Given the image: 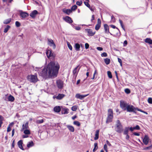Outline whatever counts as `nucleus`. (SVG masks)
<instances>
[{
    "mask_svg": "<svg viewBox=\"0 0 152 152\" xmlns=\"http://www.w3.org/2000/svg\"><path fill=\"white\" fill-rule=\"evenodd\" d=\"M148 102L151 104L152 103V98L151 97H149L148 99Z\"/></svg>",
    "mask_w": 152,
    "mask_h": 152,
    "instance_id": "obj_47",
    "label": "nucleus"
},
{
    "mask_svg": "<svg viewBox=\"0 0 152 152\" xmlns=\"http://www.w3.org/2000/svg\"><path fill=\"white\" fill-rule=\"evenodd\" d=\"M65 96V95L63 94H59L57 96H55V98L60 100L62 99ZM53 98H55V96H53Z\"/></svg>",
    "mask_w": 152,
    "mask_h": 152,
    "instance_id": "obj_16",
    "label": "nucleus"
},
{
    "mask_svg": "<svg viewBox=\"0 0 152 152\" xmlns=\"http://www.w3.org/2000/svg\"><path fill=\"white\" fill-rule=\"evenodd\" d=\"M3 120V117L1 115H0V127L2 124V121Z\"/></svg>",
    "mask_w": 152,
    "mask_h": 152,
    "instance_id": "obj_40",
    "label": "nucleus"
},
{
    "mask_svg": "<svg viewBox=\"0 0 152 152\" xmlns=\"http://www.w3.org/2000/svg\"><path fill=\"white\" fill-rule=\"evenodd\" d=\"M46 54L48 57L49 58H53L55 56L54 54H53L50 50H47L46 52Z\"/></svg>",
    "mask_w": 152,
    "mask_h": 152,
    "instance_id": "obj_5",
    "label": "nucleus"
},
{
    "mask_svg": "<svg viewBox=\"0 0 152 152\" xmlns=\"http://www.w3.org/2000/svg\"><path fill=\"white\" fill-rule=\"evenodd\" d=\"M27 78L29 81L32 83H36L38 80L37 75L36 74H35L34 75H28L27 76Z\"/></svg>",
    "mask_w": 152,
    "mask_h": 152,
    "instance_id": "obj_2",
    "label": "nucleus"
},
{
    "mask_svg": "<svg viewBox=\"0 0 152 152\" xmlns=\"http://www.w3.org/2000/svg\"><path fill=\"white\" fill-rule=\"evenodd\" d=\"M111 20L112 22H114L115 21V18L113 16H111Z\"/></svg>",
    "mask_w": 152,
    "mask_h": 152,
    "instance_id": "obj_59",
    "label": "nucleus"
},
{
    "mask_svg": "<svg viewBox=\"0 0 152 152\" xmlns=\"http://www.w3.org/2000/svg\"><path fill=\"white\" fill-rule=\"evenodd\" d=\"M97 24L101 25V21L100 19L99 18H98L97 20Z\"/></svg>",
    "mask_w": 152,
    "mask_h": 152,
    "instance_id": "obj_60",
    "label": "nucleus"
},
{
    "mask_svg": "<svg viewBox=\"0 0 152 152\" xmlns=\"http://www.w3.org/2000/svg\"><path fill=\"white\" fill-rule=\"evenodd\" d=\"M97 49L99 51H101L102 50H103V48L102 47H98L97 48Z\"/></svg>",
    "mask_w": 152,
    "mask_h": 152,
    "instance_id": "obj_61",
    "label": "nucleus"
},
{
    "mask_svg": "<svg viewBox=\"0 0 152 152\" xmlns=\"http://www.w3.org/2000/svg\"><path fill=\"white\" fill-rule=\"evenodd\" d=\"M104 60L105 63L107 65H108L110 64V59L106 58L104 59Z\"/></svg>",
    "mask_w": 152,
    "mask_h": 152,
    "instance_id": "obj_31",
    "label": "nucleus"
},
{
    "mask_svg": "<svg viewBox=\"0 0 152 152\" xmlns=\"http://www.w3.org/2000/svg\"><path fill=\"white\" fill-rule=\"evenodd\" d=\"M82 4V2L81 1H77L76 2V4H77V5H79V6L81 5V4Z\"/></svg>",
    "mask_w": 152,
    "mask_h": 152,
    "instance_id": "obj_54",
    "label": "nucleus"
},
{
    "mask_svg": "<svg viewBox=\"0 0 152 152\" xmlns=\"http://www.w3.org/2000/svg\"><path fill=\"white\" fill-rule=\"evenodd\" d=\"M128 104H127L126 102H125L121 101L120 103V106L124 110H126V109Z\"/></svg>",
    "mask_w": 152,
    "mask_h": 152,
    "instance_id": "obj_4",
    "label": "nucleus"
},
{
    "mask_svg": "<svg viewBox=\"0 0 152 152\" xmlns=\"http://www.w3.org/2000/svg\"><path fill=\"white\" fill-rule=\"evenodd\" d=\"M101 26V25L97 24L95 27V29L96 30H98Z\"/></svg>",
    "mask_w": 152,
    "mask_h": 152,
    "instance_id": "obj_35",
    "label": "nucleus"
},
{
    "mask_svg": "<svg viewBox=\"0 0 152 152\" xmlns=\"http://www.w3.org/2000/svg\"><path fill=\"white\" fill-rule=\"evenodd\" d=\"M116 131L118 132L121 133L122 131V126H117V129Z\"/></svg>",
    "mask_w": 152,
    "mask_h": 152,
    "instance_id": "obj_22",
    "label": "nucleus"
},
{
    "mask_svg": "<svg viewBox=\"0 0 152 152\" xmlns=\"http://www.w3.org/2000/svg\"><path fill=\"white\" fill-rule=\"evenodd\" d=\"M108 115L107 116H113V111L112 109H110L108 111Z\"/></svg>",
    "mask_w": 152,
    "mask_h": 152,
    "instance_id": "obj_28",
    "label": "nucleus"
},
{
    "mask_svg": "<svg viewBox=\"0 0 152 152\" xmlns=\"http://www.w3.org/2000/svg\"><path fill=\"white\" fill-rule=\"evenodd\" d=\"M28 128V122H27L25 124H23L22 125V129H27Z\"/></svg>",
    "mask_w": 152,
    "mask_h": 152,
    "instance_id": "obj_20",
    "label": "nucleus"
},
{
    "mask_svg": "<svg viewBox=\"0 0 152 152\" xmlns=\"http://www.w3.org/2000/svg\"><path fill=\"white\" fill-rule=\"evenodd\" d=\"M44 121L43 119H41L40 120H38L37 121L36 123L38 124H41L43 123Z\"/></svg>",
    "mask_w": 152,
    "mask_h": 152,
    "instance_id": "obj_43",
    "label": "nucleus"
},
{
    "mask_svg": "<svg viewBox=\"0 0 152 152\" xmlns=\"http://www.w3.org/2000/svg\"><path fill=\"white\" fill-rule=\"evenodd\" d=\"M104 148L106 152H108V151L107 149V144H105L104 145Z\"/></svg>",
    "mask_w": 152,
    "mask_h": 152,
    "instance_id": "obj_49",
    "label": "nucleus"
},
{
    "mask_svg": "<svg viewBox=\"0 0 152 152\" xmlns=\"http://www.w3.org/2000/svg\"><path fill=\"white\" fill-rule=\"evenodd\" d=\"M126 110L128 112H133L135 113H136V112L135 111V108L131 105L129 104L128 105Z\"/></svg>",
    "mask_w": 152,
    "mask_h": 152,
    "instance_id": "obj_3",
    "label": "nucleus"
},
{
    "mask_svg": "<svg viewBox=\"0 0 152 152\" xmlns=\"http://www.w3.org/2000/svg\"><path fill=\"white\" fill-rule=\"evenodd\" d=\"M63 12L67 15H69L72 12V11L70 9H62Z\"/></svg>",
    "mask_w": 152,
    "mask_h": 152,
    "instance_id": "obj_14",
    "label": "nucleus"
},
{
    "mask_svg": "<svg viewBox=\"0 0 152 152\" xmlns=\"http://www.w3.org/2000/svg\"><path fill=\"white\" fill-rule=\"evenodd\" d=\"M125 92L127 94H129L130 92V90L128 88H126L125 90Z\"/></svg>",
    "mask_w": 152,
    "mask_h": 152,
    "instance_id": "obj_50",
    "label": "nucleus"
},
{
    "mask_svg": "<svg viewBox=\"0 0 152 152\" xmlns=\"http://www.w3.org/2000/svg\"><path fill=\"white\" fill-rule=\"evenodd\" d=\"M113 118V116H107L106 121V123H109L112 122Z\"/></svg>",
    "mask_w": 152,
    "mask_h": 152,
    "instance_id": "obj_19",
    "label": "nucleus"
},
{
    "mask_svg": "<svg viewBox=\"0 0 152 152\" xmlns=\"http://www.w3.org/2000/svg\"><path fill=\"white\" fill-rule=\"evenodd\" d=\"M106 143H107V144L109 145V146H111V144L110 143V142H109V141L107 140H106Z\"/></svg>",
    "mask_w": 152,
    "mask_h": 152,
    "instance_id": "obj_64",
    "label": "nucleus"
},
{
    "mask_svg": "<svg viewBox=\"0 0 152 152\" xmlns=\"http://www.w3.org/2000/svg\"><path fill=\"white\" fill-rule=\"evenodd\" d=\"M9 28H10V26L8 25L7 26V28H6L4 29V33H6L7 31L8 30Z\"/></svg>",
    "mask_w": 152,
    "mask_h": 152,
    "instance_id": "obj_46",
    "label": "nucleus"
},
{
    "mask_svg": "<svg viewBox=\"0 0 152 152\" xmlns=\"http://www.w3.org/2000/svg\"><path fill=\"white\" fill-rule=\"evenodd\" d=\"M63 19L65 21L69 23H71L73 22L71 18L68 16H66Z\"/></svg>",
    "mask_w": 152,
    "mask_h": 152,
    "instance_id": "obj_13",
    "label": "nucleus"
},
{
    "mask_svg": "<svg viewBox=\"0 0 152 152\" xmlns=\"http://www.w3.org/2000/svg\"><path fill=\"white\" fill-rule=\"evenodd\" d=\"M133 134L135 136H139L140 134L139 133L136 132H134Z\"/></svg>",
    "mask_w": 152,
    "mask_h": 152,
    "instance_id": "obj_63",
    "label": "nucleus"
},
{
    "mask_svg": "<svg viewBox=\"0 0 152 152\" xmlns=\"http://www.w3.org/2000/svg\"><path fill=\"white\" fill-rule=\"evenodd\" d=\"M25 134H30V131L27 129H25L23 132Z\"/></svg>",
    "mask_w": 152,
    "mask_h": 152,
    "instance_id": "obj_32",
    "label": "nucleus"
},
{
    "mask_svg": "<svg viewBox=\"0 0 152 152\" xmlns=\"http://www.w3.org/2000/svg\"><path fill=\"white\" fill-rule=\"evenodd\" d=\"M121 126V123L120 122L119 120H117L116 126Z\"/></svg>",
    "mask_w": 152,
    "mask_h": 152,
    "instance_id": "obj_53",
    "label": "nucleus"
},
{
    "mask_svg": "<svg viewBox=\"0 0 152 152\" xmlns=\"http://www.w3.org/2000/svg\"><path fill=\"white\" fill-rule=\"evenodd\" d=\"M129 129H130V130L131 132H132V131H133L134 130H135V129H134V127H130V128H129Z\"/></svg>",
    "mask_w": 152,
    "mask_h": 152,
    "instance_id": "obj_62",
    "label": "nucleus"
},
{
    "mask_svg": "<svg viewBox=\"0 0 152 152\" xmlns=\"http://www.w3.org/2000/svg\"><path fill=\"white\" fill-rule=\"evenodd\" d=\"M99 130H97L96 131V133L95 134V137L94 138V139L95 140H97L99 138Z\"/></svg>",
    "mask_w": 152,
    "mask_h": 152,
    "instance_id": "obj_25",
    "label": "nucleus"
},
{
    "mask_svg": "<svg viewBox=\"0 0 152 152\" xmlns=\"http://www.w3.org/2000/svg\"><path fill=\"white\" fill-rule=\"evenodd\" d=\"M94 147L93 149V151L95 152L96 149L98 148L97 144L96 143H95L94 144Z\"/></svg>",
    "mask_w": 152,
    "mask_h": 152,
    "instance_id": "obj_33",
    "label": "nucleus"
},
{
    "mask_svg": "<svg viewBox=\"0 0 152 152\" xmlns=\"http://www.w3.org/2000/svg\"><path fill=\"white\" fill-rule=\"evenodd\" d=\"M69 109L68 108H63L62 109L61 113L62 114H67L69 113Z\"/></svg>",
    "mask_w": 152,
    "mask_h": 152,
    "instance_id": "obj_21",
    "label": "nucleus"
},
{
    "mask_svg": "<svg viewBox=\"0 0 152 152\" xmlns=\"http://www.w3.org/2000/svg\"><path fill=\"white\" fill-rule=\"evenodd\" d=\"M79 66H78L74 69L73 71V74L75 75L77 73L80 68V67H79V68L78 69V68Z\"/></svg>",
    "mask_w": 152,
    "mask_h": 152,
    "instance_id": "obj_23",
    "label": "nucleus"
},
{
    "mask_svg": "<svg viewBox=\"0 0 152 152\" xmlns=\"http://www.w3.org/2000/svg\"><path fill=\"white\" fill-rule=\"evenodd\" d=\"M104 27L105 33L108 34L109 33H110L109 26L107 24H104Z\"/></svg>",
    "mask_w": 152,
    "mask_h": 152,
    "instance_id": "obj_15",
    "label": "nucleus"
},
{
    "mask_svg": "<svg viewBox=\"0 0 152 152\" xmlns=\"http://www.w3.org/2000/svg\"><path fill=\"white\" fill-rule=\"evenodd\" d=\"M75 48L76 50L79 51L80 50V45L78 43L75 44Z\"/></svg>",
    "mask_w": 152,
    "mask_h": 152,
    "instance_id": "obj_26",
    "label": "nucleus"
},
{
    "mask_svg": "<svg viewBox=\"0 0 152 152\" xmlns=\"http://www.w3.org/2000/svg\"><path fill=\"white\" fill-rule=\"evenodd\" d=\"M129 130V128L126 127L124 129V134L127 135L128 134V132Z\"/></svg>",
    "mask_w": 152,
    "mask_h": 152,
    "instance_id": "obj_30",
    "label": "nucleus"
},
{
    "mask_svg": "<svg viewBox=\"0 0 152 152\" xmlns=\"http://www.w3.org/2000/svg\"><path fill=\"white\" fill-rule=\"evenodd\" d=\"M48 44L50 46L53 47L54 49L56 48V45L52 39H48Z\"/></svg>",
    "mask_w": 152,
    "mask_h": 152,
    "instance_id": "obj_7",
    "label": "nucleus"
},
{
    "mask_svg": "<svg viewBox=\"0 0 152 152\" xmlns=\"http://www.w3.org/2000/svg\"><path fill=\"white\" fill-rule=\"evenodd\" d=\"M56 83L58 88H62L63 87V82L60 80H58L56 81Z\"/></svg>",
    "mask_w": 152,
    "mask_h": 152,
    "instance_id": "obj_9",
    "label": "nucleus"
},
{
    "mask_svg": "<svg viewBox=\"0 0 152 152\" xmlns=\"http://www.w3.org/2000/svg\"><path fill=\"white\" fill-rule=\"evenodd\" d=\"M107 73L109 77L110 78H112V75L111 72H110V71H107Z\"/></svg>",
    "mask_w": 152,
    "mask_h": 152,
    "instance_id": "obj_39",
    "label": "nucleus"
},
{
    "mask_svg": "<svg viewBox=\"0 0 152 152\" xmlns=\"http://www.w3.org/2000/svg\"><path fill=\"white\" fill-rule=\"evenodd\" d=\"M74 28L77 30H79L81 28L79 26L75 27Z\"/></svg>",
    "mask_w": 152,
    "mask_h": 152,
    "instance_id": "obj_58",
    "label": "nucleus"
},
{
    "mask_svg": "<svg viewBox=\"0 0 152 152\" xmlns=\"http://www.w3.org/2000/svg\"><path fill=\"white\" fill-rule=\"evenodd\" d=\"M66 126L69 130L71 132H73L74 131L75 129L73 126L69 125H67Z\"/></svg>",
    "mask_w": 152,
    "mask_h": 152,
    "instance_id": "obj_24",
    "label": "nucleus"
},
{
    "mask_svg": "<svg viewBox=\"0 0 152 152\" xmlns=\"http://www.w3.org/2000/svg\"><path fill=\"white\" fill-rule=\"evenodd\" d=\"M135 130H139L140 129V126L138 125H136L135 127H134Z\"/></svg>",
    "mask_w": 152,
    "mask_h": 152,
    "instance_id": "obj_56",
    "label": "nucleus"
},
{
    "mask_svg": "<svg viewBox=\"0 0 152 152\" xmlns=\"http://www.w3.org/2000/svg\"><path fill=\"white\" fill-rule=\"evenodd\" d=\"M101 56L102 57H106L107 56V54L106 53L104 52L101 54Z\"/></svg>",
    "mask_w": 152,
    "mask_h": 152,
    "instance_id": "obj_51",
    "label": "nucleus"
},
{
    "mask_svg": "<svg viewBox=\"0 0 152 152\" xmlns=\"http://www.w3.org/2000/svg\"><path fill=\"white\" fill-rule=\"evenodd\" d=\"M59 65L57 62L51 61L49 63L45 68L41 69L39 68L36 67L35 71L42 70L41 72H39V75L46 77L48 76L50 77H55L57 76L59 69Z\"/></svg>",
    "mask_w": 152,
    "mask_h": 152,
    "instance_id": "obj_1",
    "label": "nucleus"
},
{
    "mask_svg": "<svg viewBox=\"0 0 152 152\" xmlns=\"http://www.w3.org/2000/svg\"><path fill=\"white\" fill-rule=\"evenodd\" d=\"M118 62L120 63L121 66H122V61H121V59L120 58H118Z\"/></svg>",
    "mask_w": 152,
    "mask_h": 152,
    "instance_id": "obj_55",
    "label": "nucleus"
},
{
    "mask_svg": "<svg viewBox=\"0 0 152 152\" xmlns=\"http://www.w3.org/2000/svg\"><path fill=\"white\" fill-rule=\"evenodd\" d=\"M34 145V143L33 141H31L28 142L27 144V146L28 148H29L33 146Z\"/></svg>",
    "mask_w": 152,
    "mask_h": 152,
    "instance_id": "obj_29",
    "label": "nucleus"
},
{
    "mask_svg": "<svg viewBox=\"0 0 152 152\" xmlns=\"http://www.w3.org/2000/svg\"><path fill=\"white\" fill-rule=\"evenodd\" d=\"M146 43H148L149 44H152V40L150 38H147L145 41Z\"/></svg>",
    "mask_w": 152,
    "mask_h": 152,
    "instance_id": "obj_27",
    "label": "nucleus"
},
{
    "mask_svg": "<svg viewBox=\"0 0 152 152\" xmlns=\"http://www.w3.org/2000/svg\"><path fill=\"white\" fill-rule=\"evenodd\" d=\"M88 95V94L86 95H81L80 94H77L75 95V97L77 99H78L80 100H82L86 97Z\"/></svg>",
    "mask_w": 152,
    "mask_h": 152,
    "instance_id": "obj_6",
    "label": "nucleus"
},
{
    "mask_svg": "<svg viewBox=\"0 0 152 152\" xmlns=\"http://www.w3.org/2000/svg\"><path fill=\"white\" fill-rule=\"evenodd\" d=\"M89 45L87 43H86L85 44V47L86 49H87L89 48Z\"/></svg>",
    "mask_w": 152,
    "mask_h": 152,
    "instance_id": "obj_57",
    "label": "nucleus"
},
{
    "mask_svg": "<svg viewBox=\"0 0 152 152\" xmlns=\"http://www.w3.org/2000/svg\"><path fill=\"white\" fill-rule=\"evenodd\" d=\"M14 97L10 95V101L12 102L14 101Z\"/></svg>",
    "mask_w": 152,
    "mask_h": 152,
    "instance_id": "obj_52",
    "label": "nucleus"
},
{
    "mask_svg": "<svg viewBox=\"0 0 152 152\" xmlns=\"http://www.w3.org/2000/svg\"><path fill=\"white\" fill-rule=\"evenodd\" d=\"M61 110V108L60 106H56L54 108V110L55 112L59 113Z\"/></svg>",
    "mask_w": 152,
    "mask_h": 152,
    "instance_id": "obj_18",
    "label": "nucleus"
},
{
    "mask_svg": "<svg viewBox=\"0 0 152 152\" xmlns=\"http://www.w3.org/2000/svg\"><path fill=\"white\" fill-rule=\"evenodd\" d=\"M10 23V20L9 19H7L4 21V24H7Z\"/></svg>",
    "mask_w": 152,
    "mask_h": 152,
    "instance_id": "obj_48",
    "label": "nucleus"
},
{
    "mask_svg": "<svg viewBox=\"0 0 152 152\" xmlns=\"http://www.w3.org/2000/svg\"><path fill=\"white\" fill-rule=\"evenodd\" d=\"M67 43L68 48L70 50H72V48L71 45H70V43L69 42H67Z\"/></svg>",
    "mask_w": 152,
    "mask_h": 152,
    "instance_id": "obj_38",
    "label": "nucleus"
},
{
    "mask_svg": "<svg viewBox=\"0 0 152 152\" xmlns=\"http://www.w3.org/2000/svg\"><path fill=\"white\" fill-rule=\"evenodd\" d=\"M22 144H23V142L22 140H19L18 142V147L21 149L24 150V149L23 148V146H22Z\"/></svg>",
    "mask_w": 152,
    "mask_h": 152,
    "instance_id": "obj_17",
    "label": "nucleus"
},
{
    "mask_svg": "<svg viewBox=\"0 0 152 152\" xmlns=\"http://www.w3.org/2000/svg\"><path fill=\"white\" fill-rule=\"evenodd\" d=\"M77 6L76 5H75L72 7L71 10H72H72H75L76 9H77Z\"/></svg>",
    "mask_w": 152,
    "mask_h": 152,
    "instance_id": "obj_44",
    "label": "nucleus"
},
{
    "mask_svg": "<svg viewBox=\"0 0 152 152\" xmlns=\"http://www.w3.org/2000/svg\"><path fill=\"white\" fill-rule=\"evenodd\" d=\"M20 15L22 18H25L28 17V14L26 12H23L21 11L20 13Z\"/></svg>",
    "mask_w": 152,
    "mask_h": 152,
    "instance_id": "obj_10",
    "label": "nucleus"
},
{
    "mask_svg": "<svg viewBox=\"0 0 152 152\" xmlns=\"http://www.w3.org/2000/svg\"><path fill=\"white\" fill-rule=\"evenodd\" d=\"M86 31L87 32L88 35L91 36H93L95 33V32H93L91 29H86Z\"/></svg>",
    "mask_w": 152,
    "mask_h": 152,
    "instance_id": "obj_11",
    "label": "nucleus"
},
{
    "mask_svg": "<svg viewBox=\"0 0 152 152\" xmlns=\"http://www.w3.org/2000/svg\"><path fill=\"white\" fill-rule=\"evenodd\" d=\"M15 25L16 27H19L20 26V24L19 22L17 21L15 22Z\"/></svg>",
    "mask_w": 152,
    "mask_h": 152,
    "instance_id": "obj_45",
    "label": "nucleus"
},
{
    "mask_svg": "<svg viewBox=\"0 0 152 152\" xmlns=\"http://www.w3.org/2000/svg\"><path fill=\"white\" fill-rule=\"evenodd\" d=\"M152 149V144L149 146L146 147L144 148V149L145 150H151Z\"/></svg>",
    "mask_w": 152,
    "mask_h": 152,
    "instance_id": "obj_41",
    "label": "nucleus"
},
{
    "mask_svg": "<svg viewBox=\"0 0 152 152\" xmlns=\"http://www.w3.org/2000/svg\"><path fill=\"white\" fill-rule=\"evenodd\" d=\"M73 124L78 126H80V123L78 121H75L73 122Z\"/></svg>",
    "mask_w": 152,
    "mask_h": 152,
    "instance_id": "obj_34",
    "label": "nucleus"
},
{
    "mask_svg": "<svg viewBox=\"0 0 152 152\" xmlns=\"http://www.w3.org/2000/svg\"><path fill=\"white\" fill-rule=\"evenodd\" d=\"M38 13L37 11L34 10L30 13V15L32 18H34L37 14Z\"/></svg>",
    "mask_w": 152,
    "mask_h": 152,
    "instance_id": "obj_12",
    "label": "nucleus"
},
{
    "mask_svg": "<svg viewBox=\"0 0 152 152\" xmlns=\"http://www.w3.org/2000/svg\"><path fill=\"white\" fill-rule=\"evenodd\" d=\"M149 138L147 135H145L144 138L143 139V143L145 145H147L149 142Z\"/></svg>",
    "mask_w": 152,
    "mask_h": 152,
    "instance_id": "obj_8",
    "label": "nucleus"
},
{
    "mask_svg": "<svg viewBox=\"0 0 152 152\" xmlns=\"http://www.w3.org/2000/svg\"><path fill=\"white\" fill-rule=\"evenodd\" d=\"M84 2V3L85 5H86L87 7L90 8V5L89 4L88 2Z\"/></svg>",
    "mask_w": 152,
    "mask_h": 152,
    "instance_id": "obj_42",
    "label": "nucleus"
},
{
    "mask_svg": "<svg viewBox=\"0 0 152 152\" xmlns=\"http://www.w3.org/2000/svg\"><path fill=\"white\" fill-rule=\"evenodd\" d=\"M77 108V106L75 105L72 106V110L73 111H76Z\"/></svg>",
    "mask_w": 152,
    "mask_h": 152,
    "instance_id": "obj_36",
    "label": "nucleus"
},
{
    "mask_svg": "<svg viewBox=\"0 0 152 152\" xmlns=\"http://www.w3.org/2000/svg\"><path fill=\"white\" fill-rule=\"evenodd\" d=\"M119 23H120V24H121V27L124 30H125V29L124 27V26L123 24V22L121 20H119Z\"/></svg>",
    "mask_w": 152,
    "mask_h": 152,
    "instance_id": "obj_37",
    "label": "nucleus"
}]
</instances>
